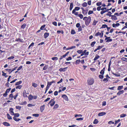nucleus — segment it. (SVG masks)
<instances>
[{
	"mask_svg": "<svg viewBox=\"0 0 127 127\" xmlns=\"http://www.w3.org/2000/svg\"><path fill=\"white\" fill-rule=\"evenodd\" d=\"M45 105H43L40 107V109L41 112H42L44 110L45 108Z\"/></svg>",
	"mask_w": 127,
	"mask_h": 127,
	"instance_id": "nucleus-13",
	"label": "nucleus"
},
{
	"mask_svg": "<svg viewBox=\"0 0 127 127\" xmlns=\"http://www.w3.org/2000/svg\"><path fill=\"white\" fill-rule=\"evenodd\" d=\"M77 16H79L81 19H82L83 17V15L81 14H78V15Z\"/></svg>",
	"mask_w": 127,
	"mask_h": 127,
	"instance_id": "nucleus-43",
	"label": "nucleus"
},
{
	"mask_svg": "<svg viewBox=\"0 0 127 127\" xmlns=\"http://www.w3.org/2000/svg\"><path fill=\"white\" fill-rule=\"evenodd\" d=\"M34 44V43L33 42L28 47V49H29L31 47L33 46Z\"/></svg>",
	"mask_w": 127,
	"mask_h": 127,
	"instance_id": "nucleus-48",
	"label": "nucleus"
},
{
	"mask_svg": "<svg viewBox=\"0 0 127 127\" xmlns=\"http://www.w3.org/2000/svg\"><path fill=\"white\" fill-rule=\"evenodd\" d=\"M99 77L100 79H102L104 78L103 75L102 74L99 75Z\"/></svg>",
	"mask_w": 127,
	"mask_h": 127,
	"instance_id": "nucleus-51",
	"label": "nucleus"
},
{
	"mask_svg": "<svg viewBox=\"0 0 127 127\" xmlns=\"http://www.w3.org/2000/svg\"><path fill=\"white\" fill-rule=\"evenodd\" d=\"M87 51L86 50H84L83 51H82V53L80 55V56H82L84 55L86 56L88 55L89 54V52H86Z\"/></svg>",
	"mask_w": 127,
	"mask_h": 127,
	"instance_id": "nucleus-7",
	"label": "nucleus"
},
{
	"mask_svg": "<svg viewBox=\"0 0 127 127\" xmlns=\"http://www.w3.org/2000/svg\"><path fill=\"white\" fill-rule=\"evenodd\" d=\"M65 56L64 55L63 56H61L59 58L60 60H61L63 58H65Z\"/></svg>",
	"mask_w": 127,
	"mask_h": 127,
	"instance_id": "nucleus-52",
	"label": "nucleus"
},
{
	"mask_svg": "<svg viewBox=\"0 0 127 127\" xmlns=\"http://www.w3.org/2000/svg\"><path fill=\"white\" fill-rule=\"evenodd\" d=\"M83 118H77L76 119V120L77 121H82L83 120Z\"/></svg>",
	"mask_w": 127,
	"mask_h": 127,
	"instance_id": "nucleus-55",
	"label": "nucleus"
},
{
	"mask_svg": "<svg viewBox=\"0 0 127 127\" xmlns=\"http://www.w3.org/2000/svg\"><path fill=\"white\" fill-rule=\"evenodd\" d=\"M106 40H107L106 41V42H109L111 41L112 40V39H107Z\"/></svg>",
	"mask_w": 127,
	"mask_h": 127,
	"instance_id": "nucleus-62",
	"label": "nucleus"
},
{
	"mask_svg": "<svg viewBox=\"0 0 127 127\" xmlns=\"http://www.w3.org/2000/svg\"><path fill=\"white\" fill-rule=\"evenodd\" d=\"M22 87V85H19L16 87V89H20Z\"/></svg>",
	"mask_w": 127,
	"mask_h": 127,
	"instance_id": "nucleus-54",
	"label": "nucleus"
},
{
	"mask_svg": "<svg viewBox=\"0 0 127 127\" xmlns=\"http://www.w3.org/2000/svg\"><path fill=\"white\" fill-rule=\"evenodd\" d=\"M112 73L113 74L115 75L116 77H119L120 76V74H117L115 73H114L113 72H112Z\"/></svg>",
	"mask_w": 127,
	"mask_h": 127,
	"instance_id": "nucleus-56",
	"label": "nucleus"
},
{
	"mask_svg": "<svg viewBox=\"0 0 127 127\" xmlns=\"http://www.w3.org/2000/svg\"><path fill=\"white\" fill-rule=\"evenodd\" d=\"M106 114V113L105 112H101L100 113L98 114V115L99 116H101L105 115Z\"/></svg>",
	"mask_w": 127,
	"mask_h": 127,
	"instance_id": "nucleus-17",
	"label": "nucleus"
},
{
	"mask_svg": "<svg viewBox=\"0 0 127 127\" xmlns=\"http://www.w3.org/2000/svg\"><path fill=\"white\" fill-rule=\"evenodd\" d=\"M27 94H28L26 93L25 90H24L23 91V95L24 97L26 98L28 97V96L27 95Z\"/></svg>",
	"mask_w": 127,
	"mask_h": 127,
	"instance_id": "nucleus-12",
	"label": "nucleus"
},
{
	"mask_svg": "<svg viewBox=\"0 0 127 127\" xmlns=\"http://www.w3.org/2000/svg\"><path fill=\"white\" fill-rule=\"evenodd\" d=\"M124 90H122L119 91L117 94V95H120L121 94L124 93Z\"/></svg>",
	"mask_w": 127,
	"mask_h": 127,
	"instance_id": "nucleus-20",
	"label": "nucleus"
},
{
	"mask_svg": "<svg viewBox=\"0 0 127 127\" xmlns=\"http://www.w3.org/2000/svg\"><path fill=\"white\" fill-rule=\"evenodd\" d=\"M99 57L100 56H99L97 54L95 55V57L94 59V60L95 61V60H97Z\"/></svg>",
	"mask_w": 127,
	"mask_h": 127,
	"instance_id": "nucleus-28",
	"label": "nucleus"
},
{
	"mask_svg": "<svg viewBox=\"0 0 127 127\" xmlns=\"http://www.w3.org/2000/svg\"><path fill=\"white\" fill-rule=\"evenodd\" d=\"M54 83H55L54 81H53L50 82H48L47 83V85L46 87L49 89V87L52 85V84Z\"/></svg>",
	"mask_w": 127,
	"mask_h": 127,
	"instance_id": "nucleus-9",
	"label": "nucleus"
},
{
	"mask_svg": "<svg viewBox=\"0 0 127 127\" xmlns=\"http://www.w3.org/2000/svg\"><path fill=\"white\" fill-rule=\"evenodd\" d=\"M21 108V106H16V108L17 109H18L19 110H20Z\"/></svg>",
	"mask_w": 127,
	"mask_h": 127,
	"instance_id": "nucleus-45",
	"label": "nucleus"
},
{
	"mask_svg": "<svg viewBox=\"0 0 127 127\" xmlns=\"http://www.w3.org/2000/svg\"><path fill=\"white\" fill-rule=\"evenodd\" d=\"M88 10H85L83 11H82V13L84 15H86L88 13Z\"/></svg>",
	"mask_w": 127,
	"mask_h": 127,
	"instance_id": "nucleus-21",
	"label": "nucleus"
},
{
	"mask_svg": "<svg viewBox=\"0 0 127 127\" xmlns=\"http://www.w3.org/2000/svg\"><path fill=\"white\" fill-rule=\"evenodd\" d=\"M96 43V42L95 41L92 42L91 45V47H93L94 46V45Z\"/></svg>",
	"mask_w": 127,
	"mask_h": 127,
	"instance_id": "nucleus-49",
	"label": "nucleus"
},
{
	"mask_svg": "<svg viewBox=\"0 0 127 127\" xmlns=\"http://www.w3.org/2000/svg\"><path fill=\"white\" fill-rule=\"evenodd\" d=\"M14 109L13 108H11L9 109V113L12 116L14 115V112H13Z\"/></svg>",
	"mask_w": 127,
	"mask_h": 127,
	"instance_id": "nucleus-10",
	"label": "nucleus"
},
{
	"mask_svg": "<svg viewBox=\"0 0 127 127\" xmlns=\"http://www.w3.org/2000/svg\"><path fill=\"white\" fill-rule=\"evenodd\" d=\"M45 26L46 25H43L40 28V30H43L44 29L45 27Z\"/></svg>",
	"mask_w": 127,
	"mask_h": 127,
	"instance_id": "nucleus-47",
	"label": "nucleus"
},
{
	"mask_svg": "<svg viewBox=\"0 0 127 127\" xmlns=\"http://www.w3.org/2000/svg\"><path fill=\"white\" fill-rule=\"evenodd\" d=\"M13 120L16 122H18L19 121L21 120V119L19 118H17L15 117H13Z\"/></svg>",
	"mask_w": 127,
	"mask_h": 127,
	"instance_id": "nucleus-31",
	"label": "nucleus"
},
{
	"mask_svg": "<svg viewBox=\"0 0 127 127\" xmlns=\"http://www.w3.org/2000/svg\"><path fill=\"white\" fill-rule=\"evenodd\" d=\"M73 4L72 2L70 3V7H69V10L70 11H71L73 8Z\"/></svg>",
	"mask_w": 127,
	"mask_h": 127,
	"instance_id": "nucleus-25",
	"label": "nucleus"
},
{
	"mask_svg": "<svg viewBox=\"0 0 127 127\" xmlns=\"http://www.w3.org/2000/svg\"><path fill=\"white\" fill-rule=\"evenodd\" d=\"M22 82L21 81H19L17 82L15 84V85L17 86V85H19L22 83Z\"/></svg>",
	"mask_w": 127,
	"mask_h": 127,
	"instance_id": "nucleus-32",
	"label": "nucleus"
},
{
	"mask_svg": "<svg viewBox=\"0 0 127 127\" xmlns=\"http://www.w3.org/2000/svg\"><path fill=\"white\" fill-rule=\"evenodd\" d=\"M5 86L7 87H9V83L8 82H7L5 84Z\"/></svg>",
	"mask_w": 127,
	"mask_h": 127,
	"instance_id": "nucleus-64",
	"label": "nucleus"
},
{
	"mask_svg": "<svg viewBox=\"0 0 127 127\" xmlns=\"http://www.w3.org/2000/svg\"><path fill=\"white\" fill-rule=\"evenodd\" d=\"M71 57H69L66 59V60L67 61H68L69 60H71Z\"/></svg>",
	"mask_w": 127,
	"mask_h": 127,
	"instance_id": "nucleus-63",
	"label": "nucleus"
},
{
	"mask_svg": "<svg viewBox=\"0 0 127 127\" xmlns=\"http://www.w3.org/2000/svg\"><path fill=\"white\" fill-rule=\"evenodd\" d=\"M93 11L92 10H89L88 12V14L89 15H90L93 14Z\"/></svg>",
	"mask_w": 127,
	"mask_h": 127,
	"instance_id": "nucleus-58",
	"label": "nucleus"
},
{
	"mask_svg": "<svg viewBox=\"0 0 127 127\" xmlns=\"http://www.w3.org/2000/svg\"><path fill=\"white\" fill-rule=\"evenodd\" d=\"M82 50H79L77 51V53L79 54H81L82 53Z\"/></svg>",
	"mask_w": 127,
	"mask_h": 127,
	"instance_id": "nucleus-57",
	"label": "nucleus"
},
{
	"mask_svg": "<svg viewBox=\"0 0 127 127\" xmlns=\"http://www.w3.org/2000/svg\"><path fill=\"white\" fill-rule=\"evenodd\" d=\"M98 122V120L97 119H95L93 123L95 124H97Z\"/></svg>",
	"mask_w": 127,
	"mask_h": 127,
	"instance_id": "nucleus-37",
	"label": "nucleus"
},
{
	"mask_svg": "<svg viewBox=\"0 0 127 127\" xmlns=\"http://www.w3.org/2000/svg\"><path fill=\"white\" fill-rule=\"evenodd\" d=\"M32 86L36 88L37 87L38 85L37 84L34 83H33L32 84Z\"/></svg>",
	"mask_w": 127,
	"mask_h": 127,
	"instance_id": "nucleus-38",
	"label": "nucleus"
},
{
	"mask_svg": "<svg viewBox=\"0 0 127 127\" xmlns=\"http://www.w3.org/2000/svg\"><path fill=\"white\" fill-rule=\"evenodd\" d=\"M98 21L97 20L94 19L93 22L92 24V25L93 26H95L96 25L97 23L98 22Z\"/></svg>",
	"mask_w": 127,
	"mask_h": 127,
	"instance_id": "nucleus-15",
	"label": "nucleus"
},
{
	"mask_svg": "<svg viewBox=\"0 0 127 127\" xmlns=\"http://www.w3.org/2000/svg\"><path fill=\"white\" fill-rule=\"evenodd\" d=\"M101 5V2H97L96 3V5L97 6H99Z\"/></svg>",
	"mask_w": 127,
	"mask_h": 127,
	"instance_id": "nucleus-60",
	"label": "nucleus"
},
{
	"mask_svg": "<svg viewBox=\"0 0 127 127\" xmlns=\"http://www.w3.org/2000/svg\"><path fill=\"white\" fill-rule=\"evenodd\" d=\"M126 114H122L120 115V117L121 118H123L126 117Z\"/></svg>",
	"mask_w": 127,
	"mask_h": 127,
	"instance_id": "nucleus-44",
	"label": "nucleus"
},
{
	"mask_svg": "<svg viewBox=\"0 0 127 127\" xmlns=\"http://www.w3.org/2000/svg\"><path fill=\"white\" fill-rule=\"evenodd\" d=\"M111 17V19L113 20H116L117 19L116 16L115 15H112Z\"/></svg>",
	"mask_w": 127,
	"mask_h": 127,
	"instance_id": "nucleus-18",
	"label": "nucleus"
},
{
	"mask_svg": "<svg viewBox=\"0 0 127 127\" xmlns=\"http://www.w3.org/2000/svg\"><path fill=\"white\" fill-rule=\"evenodd\" d=\"M80 9V7H76L75 8L72 10V13L76 16H77L78 14V12H76V11H78Z\"/></svg>",
	"mask_w": 127,
	"mask_h": 127,
	"instance_id": "nucleus-3",
	"label": "nucleus"
},
{
	"mask_svg": "<svg viewBox=\"0 0 127 127\" xmlns=\"http://www.w3.org/2000/svg\"><path fill=\"white\" fill-rule=\"evenodd\" d=\"M15 41H20V42H23L24 41H23V39H21L19 38H16L15 40Z\"/></svg>",
	"mask_w": 127,
	"mask_h": 127,
	"instance_id": "nucleus-23",
	"label": "nucleus"
},
{
	"mask_svg": "<svg viewBox=\"0 0 127 127\" xmlns=\"http://www.w3.org/2000/svg\"><path fill=\"white\" fill-rule=\"evenodd\" d=\"M7 119L9 120H11L12 119V117L10 116L9 114L8 113H7Z\"/></svg>",
	"mask_w": 127,
	"mask_h": 127,
	"instance_id": "nucleus-29",
	"label": "nucleus"
},
{
	"mask_svg": "<svg viewBox=\"0 0 127 127\" xmlns=\"http://www.w3.org/2000/svg\"><path fill=\"white\" fill-rule=\"evenodd\" d=\"M71 33L72 34H74L76 33V32L74 30H72L71 31Z\"/></svg>",
	"mask_w": 127,
	"mask_h": 127,
	"instance_id": "nucleus-42",
	"label": "nucleus"
},
{
	"mask_svg": "<svg viewBox=\"0 0 127 127\" xmlns=\"http://www.w3.org/2000/svg\"><path fill=\"white\" fill-rule=\"evenodd\" d=\"M112 14V13L110 11H109V12H108V13L106 14V15L107 16H108L109 17H110L112 15H111V14Z\"/></svg>",
	"mask_w": 127,
	"mask_h": 127,
	"instance_id": "nucleus-41",
	"label": "nucleus"
},
{
	"mask_svg": "<svg viewBox=\"0 0 127 127\" xmlns=\"http://www.w3.org/2000/svg\"><path fill=\"white\" fill-rule=\"evenodd\" d=\"M48 67V65H45L43 68V70H46L47 68Z\"/></svg>",
	"mask_w": 127,
	"mask_h": 127,
	"instance_id": "nucleus-53",
	"label": "nucleus"
},
{
	"mask_svg": "<svg viewBox=\"0 0 127 127\" xmlns=\"http://www.w3.org/2000/svg\"><path fill=\"white\" fill-rule=\"evenodd\" d=\"M82 116V115L81 114H75L74 115V117L75 118H77L78 117H81Z\"/></svg>",
	"mask_w": 127,
	"mask_h": 127,
	"instance_id": "nucleus-34",
	"label": "nucleus"
},
{
	"mask_svg": "<svg viewBox=\"0 0 127 127\" xmlns=\"http://www.w3.org/2000/svg\"><path fill=\"white\" fill-rule=\"evenodd\" d=\"M82 64H83L85 63L84 60H81L80 59L77 60L75 61V64L76 65L79 64L80 63Z\"/></svg>",
	"mask_w": 127,
	"mask_h": 127,
	"instance_id": "nucleus-4",
	"label": "nucleus"
},
{
	"mask_svg": "<svg viewBox=\"0 0 127 127\" xmlns=\"http://www.w3.org/2000/svg\"><path fill=\"white\" fill-rule=\"evenodd\" d=\"M55 101L54 100V98L51 99L50 102L48 103V105L50 104L51 106H53L55 104Z\"/></svg>",
	"mask_w": 127,
	"mask_h": 127,
	"instance_id": "nucleus-6",
	"label": "nucleus"
},
{
	"mask_svg": "<svg viewBox=\"0 0 127 127\" xmlns=\"http://www.w3.org/2000/svg\"><path fill=\"white\" fill-rule=\"evenodd\" d=\"M32 116L36 117H38L39 116V114H34L32 115Z\"/></svg>",
	"mask_w": 127,
	"mask_h": 127,
	"instance_id": "nucleus-50",
	"label": "nucleus"
},
{
	"mask_svg": "<svg viewBox=\"0 0 127 127\" xmlns=\"http://www.w3.org/2000/svg\"><path fill=\"white\" fill-rule=\"evenodd\" d=\"M62 97H63L65 100L68 101V100L67 96L65 95H62Z\"/></svg>",
	"mask_w": 127,
	"mask_h": 127,
	"instance_id": "nucleus-8",
	"label": "nucleus"
},
{
	"mask_svg": "<svg viewBox=\"0 0 127 127\" xmlns=\"http://www.w3.org/2000/svg\"><path fill=\"white\" fill-rule=\"evenodd\" d=\"M82 5L83 7H86L87 6V2H84L82 4Z\"/></svg>",
	"mask_w": 127,
	"mask_h": 127,
	"instance_id": "nucleus-30",
	"label": "nucleus"
},
{
	"mask_svg": "<svg viewBox=\"0 0 127 127\" xmlns=\"http://www.w3.org/2000/svg\"><path fill=\"white\" fill-rule=\"evenodd\" d=\"M112 25L113 27H116L119 26L120 25V24L119 23H117L116 24L113 23Z\"/></svg>",
	"mask_w": 127,
	"mask_h": 127,
	"instance_id": "nucleus-22",
	"label": "nucleus"
},
{
	"mask_svg": "<svg viewBox=\"0 0 127 127\" xmlns=\"http://www.w3.org/2000/svg\"><path fill=\"white\" fill-rule=\"evenodd\" d=\"M103 31H101V32L100 33L99 32H97L96 34L95 35V36H98V35L100 36V38H102L103 37Z\"/></svg>",
	"mask_w": 127,
	"mask_h": 127,
	"instance_id": "nucleus-5",
	"label": "nucleus"
},
{
	"mask_svg": "<svg viewBox=\"0 0 127 127\" xmlns=\"http://www.w3.org/2000/svg\"><path fill=\"white\" fill-rule=\"evenodd\" d=\"M2 76H4L5 78H6L8 76L6 75V73H4L3 71H2Z\"/></svg>",
	"mask_w": 127,
	"mask_h": 127,
	"instance_id": "nucleus-27",
	"label": "nucleus"
},
{
	"mask_svg": "<svg viewBox=\"0 0 127 127\" xmlns=\"http://www.w3.org/2000/svg\"><path fill=\"white\" fill-rule=\"evenodd\" d=\"M107 25L106 24L103 25H102L101 27V28H100V29H101V28H102V29L104 28H107Z\"/></svg>",
	"mask_w": 127,
	"mask_h": 127,
	"instance_id": "nucleus-40",
	"label": "nucleus"
},
{
	"mask_svg": "<svg viewBox=\"0 0 127 127\" xmlns=\"http://www.w3.org/2000/svg\"><path fill=\"white\" fill-rule=\"evenodd\" d=\"M33 99V96L32 95H30L29 96H28V99L29 101H31Z\"/></svg>",
	"mask_w": 127,
	"mask_h": 127,
	"instance_id": "nucleus-26",
	"label": "nucleus"
},
{
	"mask_svg": "<svg viewBox=\"0 0 127 127\" xmlns=\"http://www.w3.org/2000/svg\"><path fill=\"white\" fill-rule=\"evenodd\" d=\"M83 20H85V24L86 26H88L90 23L91 21V17L89 16L88 17H85Z\"/></svg>",
	"mask_w": 127,
	"mask_h": 127,
	"instance_id": "nucleus-1",
	"label": "nucleus"
},
{
	"mask_svg": "<svg viewBox=\"0 0 127 127\" xmlns=\"http://www.w3.org/2000/svg\"><path fill=\"white\" fill-rule=\"evenodd\" d=\"M108 79L107 78H104L103 80V81L105 83H107L108 81Z\"/></svg>",
	"mask_w": 127,
	"mask_h": 127,
	"instance_id": "nucleus-46",
	"label": "nucleus"
},
{
	"mask_svg": "<svg viewBox=\"0 0 127 127\" xmlns=\"http://www.w3.org/2000/svg\"><path fill=\"white\" fill-rule=\"evenodd\" d=\"M27 102L26 101H25L24 102H22L21 104V105H26V104H27Z\"/></svg>",
	"mask_w": 127,
	"mask_h": 127,
	"instance_id": "nucleus-61",
	"label": "nucleus"
},
{
	"mask_svg": "<svg viewBox=\"0 0 127 127\" xmlns=\"http://www.w3.org/2000/svg\"><path fill=\"white\" fill-rule=\"evenodd\" d=\"M121 59L124 61H125L127 62V58L125 57H122L121 58Z\"/></svg>",
	"mask_w": 127,
	"mask_h": 127,
	"instance_id": "nucleus-35",
	"label": "nucleus"
},
{
	"mask_svg": "<svg viewBox=\"0 0 127 127\" xmlns=\"http://www.w3.org/2000/svg\"><path fill=\"white\" fill-rule=\"evenodd\" d=\"M51 59L53 61L55 60H57L58 59V58L57 57H53Z\"/></svg>",
	"mask_w": 127,
	"mask_h": 127,
	"instance_id": "nucleus-59",
	"label": "nucleus"
},
{
	"mask_svg": "<svg viewBox=\"0 0 127 127\" xmlns=\"http://www.w3.org/2000/svg\"><path fill=\"white\" fill-rule=\"evenodd\" d=\"M49 33L47 32H45L44 35V37L45 38H47L49 35Z\"/></svg>",
	"mask_w": 127,
	"mask_h": 127,
	"instance_id": "nucleus-14",
	"label": "nucleus"
},
{
	"mask_svg": "<svg viewBox=\"0 0 127 127\" xmlns=\"http://www.w3.org/2000/svg\"><path fill=\"white\" fill-rule=\"evenodd\" d=\"M14 116L13 117H15V118L18 117L20 116V114L19 113H14Z\"/></svg>",
	"mask_w": 127,
	"mask_h": 127,
	"instance_id": "nucleus-24",
	"label": "nucleus"
},
{
	"mask_svg": "<svg viewBox=\"0 0 127 127\" xmlns=\"http://www.w3.org/2000/svg\"><path fill=\"white\" fill-rule=\"evenodd\" d=\"M26 26V24L25 23L23 24L21 27V28L22 29H24L25 28Z\"/></svg>",
	"mask_w": 127,
	"mask_h": 127,
	"instance_id": "nucleus-36",
	"label": "nucleus"
},
{
	"mask_svg": "<svg viewBox=\"0 0 127 127\" xmlns=\"http://www.w3.org/2000/svg\"><path fill=\"white\" fill-rule=\"evenodd\" d=\"M105 71V67H104L101 70V71L100 72V73L101 74L103 75L104 73V71Z\"/></svg>",
	"mask_w": 127,
	"mask_h": 127,
	"instance_id": "nucleus-19",
	"label": "nucleus"
},
{
	"mask_svg": "<svg viewBox=\"0 0 127 127\" xmlns=\"http://www.w3.org/2000/svg\"><path fill=\"white\" fill-rule=\"evenodd\" d=\"M123 88V86H118V88L117 90H120L122 89Z\"/></svg>",
	"mask_w": 127,
	"mask_h": 127,
	"instance_id": "nucleus-39",
	"label": "nucleus"
},
{
	"mask_svg": "<svg viewBox=\"0 0 127 127\" xmlns=\"http://www.w3.org/2000/svg\"><path fill=\"white\" fill-rule=\"evenodd\" d=\"M3 125L6 126H10V125L7 122H4L2 123Z\"/></svg>",
	"mask_w": 127,
	"mask_h": 127,
	"instance_id": "nucleus-16",
	"label": "nucleus"
},
{
	"mask_svg": "<svg viewBox=\"0 0 127 127\" xmlns=\"http://www.w3.org/2000/svg\"><path fill=\"white\" fill-rule=\"evenodd\" d=\"M58 107H59L58 105L57 104H56L54 106L53 108V109H56L58 108Z\"/></svg>",
	"mask_w": 127,
	"mask_h": 127,
	"instance_id": "nucleus-33",
	"label": "nucleus"
},
{
	"mask_svg": "<svg viewBox=\"0 0 127 127\" xmlns=\"http://www.w3.org/2000/svg\"><path fill=\"white\" fill-rule=\"evenodd\" d=\"M94 80L93 78H90L88 79L87 83L88 85H91L94 84Z\"/></svg>",
	"mask_w": 127,
	"mask_h": 127,
	"instance_id": "nucleus-2",
	"label": "nucleus"
},
{
	"mask_svg": "<svg viewBox=\"0 0 127 127\" xmlns=\"http://www.w3.org/2000/svg\"><path fill=\"white\" fill-rule=\"evenodd\" d=\"M67 67H65L64 68H60L59 70L60 72H64L66 71L67 70Z\"/></svg>",
	"mask_w": 127,
	"mask_h": 127,
	"instance_id": "nucleus-11",
	"label": "nucleus"
}]
</instances>
